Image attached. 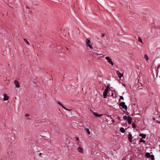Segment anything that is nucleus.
Returning a JSON list of instances; mask_svg holds the SVG:
<instances>
[{
    "instance_id": "obj_18",
    "label": "nucleus",
    "mask_w": 160,
    "mask_h": 160,
    "mask_svg": "<svg viewBox=\"0 0 160 160\" xmlns=\"http://www.w3.org/2000/svg\"><path fill=\"white\" fill-rule=\"evenodd\" d=\"M85 130H86V132H87L88 134H90V131H89V130L88 129V128H85Z\"/></svg>"
},
{
    "instance_id": "obj_8",
    "label": "nucleus",
    "mask_w": 160,
    "mask_h": 160,
    "mask_svg": "<svg viewBox=\"0 0 160 160\" xmlns=\"http://www.w3.org/2000/svg\"><path fill=\"white\" fill-rule=\"evenodd\" d=\"M117 74L118 75L119 77L120 78H121L123 76V75L119 71H117Z\"/></svg>"
},
{
    "instance_id": "obj_30",
    "label": "nucleus",
    "mask_w": 160,
    "mask_h": 160,
    "mask_svg": "<svg viewBox=\"0 0 160 160\" xmlns=\"http://www.w3.org/2000/svg\"><path fill=\"white\" fill-rule=\"evenodd\" d=\"M104 57V55H102L101 54V57Z\"/></svg>"
},
{
    "instance_id": "obj_9",
    "label": "nucleus",
    "mask_w": 160,
    "mask_h": 160,
    "mask_svg": "<svg viewBox=\"0 0 160 160\" xmlns=\"http://www.w3.org/2000/svg\"><path fill=\"white\" fill-rule=\"evenodd\" d=\"M128 138L130 141L131 142H132V137L131 133H129L128 135Z\"/></svg>"
},
{
    "instance_id": "obj_32",
    "label": "nucleus",
    "mask_w": 160,
    "mask_h": 160,
    "mask_svg": "<svg viewBox=\"0 0 160 160\" xmlns=\"http://www.w3.org/2000/svg\"><path fill=\"white\" fill-rule=\"evenodd\" d=\"M118 119L119 120H121L120 118L119 117H118Z\"/></svg>"
},
{
    "instance_id": "obj_37",
    "label": "nucleus",
    "mask_w": 160,
    "mask_h": 160,
    "mask_svg": "<svg viewBox=\"0 0 160 160\" xmlns=\"http://www.w3.org/2000/svg\"><path fill=\"white\" fill-rule=\"evenodd\" d=\"M129 12H130L132 14V12H131V11H129Z\"/></svg>"
},
{
    "instance_id": "obj_4",
    "label": "nucleus",
    "mask_w": 160,
    "mask_h": 160,
    "mask_svg": "<svg viewBox=\"0 0 160 160\" xmlns=\"http://www.w3.org/2000/svg\"><path fill=\"white\" fill-rule=\"evenodd\" d=\"M109 89V88H107L105 90L104 93H103V95L104 96V98H106L107 96L108 92Z\"/></svg>"
},
{
    "instance_id": "obj_15",
    "label": "nucleus",
    "mask_w": 160,
    "mask_h": 160,
    "mask_svg": "<svg viewBox=\"0 0 160 160\" xmlns=\"http://www.w3.org/2000/svg\"><path fill=\"white\" fill-rule=\"evenodd\" d=\"M135 38L136 40H138V41H139V42H141L142 43H143L142 41V39L140 37H138V39H137L136 38V37Z\"/></svg>"
},
{
    "instance_id": "obj_11",
    "label": "nucleus",
    "mask_w": 160,
    "mask_h": 160,
    "mask_svg": "<svg viewBox=\"0 0 160 160\" xmlns=\"http://www.w3.org/2000/svg\"><path fill=\"white\" fill-rule=\"evenodd\" d=\"M128 123L130 124H131L132 123V118L130 117H128Z\"/></svg>"
},
{
    "instance_id": "obj_5",
    "label": "nucleus",
    "mask_w": 160,
    "mask_h": 160,
    "mask_svg": "<svg viewBox=\"0 0 160 160\" xmlns=\"http://www.w3.org/2000/svg\"><path fill=\"white\" fill-rule=\"evenodd\" d=\"M14 83L15 85V87L17 88H18L20 87V86L19 85V83L18 82V81L17 80L14 81Z\"/></svg>"
},
{
    "instance_id": "obj_43",
    "label": "nucleus",
    "mask_w": 160,
    "mask_h": 160,
    "mask_svg": "<svg viewBox=\"0 0 160 160\" xmlns=\"http://www.w3.org/2000/svg\"><path fill=\"white\" fill-rule=\"evenodd\" d=\"M59 70H61V68H59Z\"/></svg>"
},
{
    "instance_id": "obj_28",
    "label": "nucleus",
    "mask_w": 160,
    "mask_h": 160,
    "mask_svg": "<svg viewBox=\"0 0 160 160\" xmlns=\"http://www.w3.org/2000/svg\"><path fill=\"white\" fill-rule=\"evenodd\" d=\"M105 36V34H103L102 35V37H103L104 36Z\"/></svg>"
},
{
    "instance_id": "obj_22",
    "label": "nucleus",
    "mask_w": 160,
    "mask_h": 160,
    "mask_svg": "<svg viewBox=\"0 0 160 160\" xmlns=\"http://www.w3.org/2000/svg\"><path fill=\"white\" fill-rule=\"evenodd\" d=\"M24 40L28 45L29 44V43L26 39H24Z\"/></svg>"
},
{
    "instance_id": "obj_10",
    "label": "nucleus",
    "mask_w": 160,
    "mask_h": 160,
    "mask_svg": "<svg viewBox=\"0 0 160 160\" xmlns=\"http://www.w3.org/2000/svg\"><path fill=\"white\" fill-rule=\"evenodd\" d=\"M9 97L6 94L4 95V100L6 101L8 100Z\"/></svg>"
},
{
    "instance_id": "obj_31",
    "label": "nucleus",
    "mask_w": 160,
    "mask_h": 160,
    "mask_svg": "<svg viewBox=\"0 0 160 160\" xmlns=\"http://www.w3.org/2000/svg\"><path fill=\"white\" fill-rule=\"evenodd\" d=\"M42 154V153H40L39 154V155L40 156Z\"/></svg>"
},
{
    "instance_id": "obj_42",
    "label": "nucleus",
    "mask_w": 160,
    "mask_h": 160,
    "mask_svg": "<svg viewBox=\"0 0 160 160\" xmlns=\"http://www.w3.org/2000/svg\"><path fill=\"white\" fill-rule=\"evenodd\" d=\"M160 67V66H159L158 67V68H159Z\"/></svg>"
},
{
    "instance_id": "obj_34",
    "label": "nucleus",
    "mask_w": 160,
    "mask_h": 160,
    "mask_svg": "<svg viewBox=\"0 0 160 160\" xmlns=\"http://www.w3.org/2000/svg\"><path fill=\"white\" fill-rule=\"evenodd\" d=\"M153 119L154 120H155V118H154V117L153 118Z\"/></svg>"
},
{
    "instance_id": "obj_1",
    "label": "nucleus",
    "mask_w": 160,
    "mask_h": 160,
    "mask_svg": "<svg viewBox=\"0 0 160 160\" xmlns=\"http://www.w3.org/2000/svg\"><path fill=\"white\" fill-rule=\"evenodd\" d=\"M85 43L87 47H88L89 49H92L93 47L91 44V42L90 40L87 39L85 41Z\"/></svg>"
},
{
    "instance_id": "obj_33",
    "label": "nucleus",
    "mask_w": 160,
    "mask_h": 160,
    "mask_svg": "<svg viewBox=\"0 0 160 160\" xmlns=\"http://www.w3.org/2000/svg\"><path fill=\"white\" fill-rule=\"evenodd\" d=\"M113 95H114V94H113V93H112V96H113Z\"/></svg>"
},
{
    "instance_id": "obj_41",
    "label": "nucleus",
    "mask_w": 160,
    "mask_h": 160,
    "mask_svg": "<svg viewBox=\"0 0 160 160\" xmlns=\"http://www.w3.org/2000/svg\"><path fill=\"white\" fill-rule=\"evenodd\" d=\"M79 142H78V144H79Z\"/></svg>"
},
{
    "instance_id": "obj_2",
    "label": "nucleus",
    "mask_w": 160,
    "mask_h": 160,
    "mask_svg": "<svg viewBox=\"0 0 160 160\" xmlns=\"http://www.w3.org/2000/svg\"><path fill=\"white\" fill-rule=\"evenodd\" d=\"M119 106L120 107H122V108L125 109H127V106L125 105V103L124 102H122L119 104Z\"/></svg>"
},
{
    "instance_id": "obj_19",
    "label": "nucleus",
    "mask_w": 160,
    "mask_h": 160,
    "mask_svg": "<svg viewBox=\"0 0 160 160\" xmlns=\"http://www.w3.org/2000/svg\"><path fill=\"white\" fill-rule=\"evenodd\" d=\"M144 58L147 60H148L149 59V58L148 57V55L147 54L145 55Z\"/></svg>"
},
{
    "instance_id": "obj_38",
    "label": "nucleus",
    "mask_w": 160,
    "mask_h": 160,
    "mask_svg": "<svg viewBox=\"0 0 160 160\" xmlns=\"http://www.w3.org/2000/svg\"><path fill=\"white\" fill-rule=\"evenodd\" d=\"M86 93V92L85 93H84V95H85Z\"/></svg>"
},
{
    "instance_id": "obj_12",
    "label": "nucleus",
    "mask_w": 160,
    "mask_h": 160,
    "mask_svg": "<svg viewBox=\"0 0 160 160\" xmlns=\"http://www.w3.org/2000/svg\"><path fill=\"white\" fill-rule=\"evenodd\" d=\"M139 136L141 137L142 138H145L146 137V135L145 134L141 133L139 134Z\"/></svg>"
},
{
    "instance_id": "obj_6",
    "label": "nucleus",
    "mask_w": 160,
    "mask_h": 160,
    "mask_svg": "<svg viewBox=\"0 0 160 160\" xmlns=\"http://www.w3.org/2000/svg\"><path fill=\"white\" fill-rule=\"evenodd\" d=\"M93 55L94 57L98 59H99L100 57V55L96 53H94Z\"/></svg>"
},
{
    "instance_id": "obj_25",
    "label": "nucleus",
    "mask_w": 160,
    "mask_h": 160,
    "mask_svg": "<svg viewBox=\"0 0 160 160\" xmlns=\"http://www.w3.org/2000/svg\"><path fill=\"white\" fill-rule=\"evenodd\" d=\"M75 140L76 141H78L79 140V138L77 137L75 138Z\"/></svg>"
},
{
    "instance_id": "obj_35",
    "label": "nucleus",
    "mask_w": 160,
    "mask_h": 160,
    "mask_svg": "<svg viewBox=\"0 0 160 160\" xmlns=\"http://www.w3.org/2000/svg\"><path fill=\"white\" fill-rule=\"evenodd\" d=\"M112 122H114V120H112Z\"/></svg>"
},
{
    "instance_id": "obj_26",
    "label": "nucleus",
    "mask_w": 160,
    "mask_h": 160,
    "mask_svg": "<svg viewBox=\"0 0 160 160\" xmlns=\"http://www.w3.org/2000/svg\"><path fill=\"white\" fill-rule=\"evenodd\" d=\"M120 99H122L123 100H124V98L122 96H121L120 97Z\"/></svg>"
},
{
    "instance_id": "obj_7",
    "label": "nucleus",
    "mask_w": 160,
    "mask_h": 160,
    "mask_svg": "<svg viewBox=\"0 0 160 160\" xmlns=\"http://www.w3.org/2000/svg\"><path fill=\"white\" fill-rule=\"evenodd\" d=\"M77 151L78 152H80L81 153H83V150L82 148L79 147L77 148Z\"/></svg>"
},
{
    "instance_id": "obj_44",
    "label": "nucleus",
    "mask_w": 160,
    "mask_h": 160,
    "mask_svg": "<svg viewBox=\"0 0 160 160\" xmlns=\"http://www.w3.org/2000/svg\"><path fill=\"white\" fill-rule=\"evenodd\" d=\"M102 115V114H101V115H100L101 116Z\"/></svg>"
},
{
    "instance_id": "obj_24",
    "label": "nucleus",
    "mask_w": 160,
    "mask_h": 160,
    "mask_svg": "<svg viewBox=\"0 0 160 160\" xmlns=\"http://www.w3.org/2000/svg\"><path fill=\"white\" fill-rule=\"evenodd\" d=\"M128 117H127V116H123V119H124V120H126L127 119H128Z\"/></svg>"
},
{
    "instance_id": "obj_16",
    "label": "nucleus",
    "mask_w": 160,
    "mask_h": 160,
    "mask_svg": "<svg viewBox=\"0 0 160 160\" xmlns=\"http://www.w3.org/2000/svg\"><path fill=\"white\" fill-rule=\"evenodd\" d=\"M120 131L122 133H124L125 132V129L124 128L122 127L120 129Z\"/></svg>"
},
{
    "instance_id": "obj_3",
    "label": "nucleus",
    "mask_w": 160,
    "mask_h": 160,
    "mask_svg": "<svg viewBox=\"0 0 160 160\" xmlns=\"http://www.w3.org/2000/svg\"><path fill=\"white\" fill-rule=\"evenodd\" d=\"M105 58L108 61V62L111 64L112 66H113L114 65V63L109 57H105Z\"/></svg>"
},
{
    "instance_id": "obj_14",
    "label": "nucleus",
    "mask_w": 160,
    "mask_h": 160,
    "mask_svg": "<svg viewBox=\"0 0 160 160\" xmlns=\"http://www.w3.org/2000/svg\"><path fill=\"white\" fill-rule=\"evenodd\" d=\"M93 114L96 117H100V114H98L96 112H95L92 111Z\"/></svg>"
},
{
    "instance_id": "obj_39",
    "label": "nucleus",
    "mask_w": 160,
    "mask_h": 160,
    "mask_svg": "<svg viewBox=\"0 0 160 160\" xmlns=\"http://www.w3.org/2000/svg\"><path fill=\"white\" fill-rule=\"evenodd\" d=\"M66 48L68 50V48L67 47H66Z\"/></svg>"
},
{
    "instance_id": "obj_21",
    "label": "nucleus",
    "mask_w": 160,
    "mask_h": 160,
    "mask_svg": "<svg viewBox=\"0 0 160 160\" xmlns=\"http://www.w3.org/2000/svg\"><path fill=\"white\" fill-rule=\"evenodd\" d=\"M139 142H145V141L142 139H141L139 140Z\"/></svg>"
},
{
    "instance_id": "obj_23",
    "label": "nucleus",
    "mask_w": 160,
    "mask_h": 160,
    "mask_svg": "<svg viewBox=\"0 0 160 160\" xmlns=\"http://www.w3.org/2000/svg\"><path fill=\"white\" fill-rule=\"evenodd\" d=\"M132 127L133 128H135L136 127V124L134 123H133L132 125Z\"/></svg>"
},
{
    "instance_id": "obj_40",
    "label": "nucleus",
    "mask_w": 160,
    "mask_h": 160,
    "mask_svg": "<svg viewBox=\"0 0 160 160\" xmlns=\"http://www.w3.org/2000/svg\"><path fill=\"white\" fill-rule=\"evenodd\" d=\"M98 8H99V6H98Z\"/></svg>"
},
{
    "instance_id": "obj_17",
    "label": "nucleus",
    "mask_w": 160,
    "mask_h": 160,
    "mask_svg": "<svg viewBox=\"0 0 160 160\" xmlns=\"http://www.w3.org/2000/svg\"><path fill=\"white\" fill-rule=\"evenodd\" d=\"M58 104L61 105L63 108L64 109H66V108H65L60 102H58Z\"/></svg>"
},
{
    "instance_id": "obj_13",
    "label": "nucleus",
    "mask_w": 160,
    "mask_h": 160,
    "mask_svg": "<svg viewBox=\"0 0 160 160\" xmlns=\"http://www.w3.org/2000/svg\"><path fill=\"white\" fill-rule=\"evenodd\" d=\"M151 155L150 153L149 152H147L145 154L146 157L147 158H149L150 157Z\"/></svg>"
},
{
    "instance_id": "obj_27",
    "label": "nucleus",
    "mask_w": 160,
    "mask_h": 160,
    "mask_svg": "<svg viewBox=\"0 0 160 160\" xmlns=\"http://www.w3.org/2000/svg\"><path fill=\"white\" fill-rule=\"evenodd\" d=\"M25 117H28L29 116V115L28 114H25Z\"/></svg>"
},
{
    "instance_id": "obj_29",
    "label": "nucleus",
    "mask_w": 160,
    "mask_h": 160,
    "mask_svg": "<svg viewBox=\"0 0 160 160\" xmlns=\"http://www.w3.org/2000/svg\"><path fill=\"white\" fill-rule=\"evenodd\" d=\"M65 109L66 110H67L68 111H70L72 110L71 109H67L66 108V109Z\"/></svg>"
},
{
    "instance_id": "obj_20",
    "label": "nucleus",
    "mask_w": 160,
    "mask_h": 160,
    "mask_svg": "<svg viewBox=\"0 0 160 160\" xmlns=\"http://www.w3.org/2000/svg\"><path fill=\"white\" fill-rule=\"evenodd\" d=\"M151 158V159L152 160H154L155 158H154V155H151V156H150V157Z\"/></svg>"
},
{
    "instance_id": "obj_36",
    "label": "nucleus",
    "mask_w": 160,
    "mask_h": 160,
    "mask_svg": "<svg viewBox=\"0 0 160 160\" xmlns=\"http://www.w3.org/2000/svg\"><path fill=\"white\" fill-rule=\"evenodd\" d=\"M123 85L125 87V84H123Z\"/></svg>"
}]
</instances>
